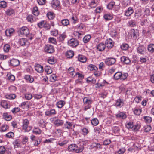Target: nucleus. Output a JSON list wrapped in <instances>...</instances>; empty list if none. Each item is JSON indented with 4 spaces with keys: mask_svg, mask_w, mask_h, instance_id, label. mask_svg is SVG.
Masks as SVG:
<instances>
[{
    "mask_svg": "<svg viewBox=\"0 0 154 154\" xmlns=\"http://www.w3.org/2000/svg\"><path fill=\"white\" fill-rule=\"evenodd\" d=\"M37 25L39 28L40 29L44 28L47 30H49L51 28L50 24L45 20H43L38 23Z\"/></svg>",
    "mask_w": 154,
    "mask_h": 154,
    "instance_id": "obj_1",
    "label": "nucleus"
},
{
    "mask_svg": "<svg viewBox=\"0 0 154 154\" xmlns=\"http://www.w3.org/2000/svg\"><path fill=\"white\" fill-rule=\"evenodd\" d=\"M20 34L23 36L28 37L30 34L29 29L26 26H23L19 30Z\"/></svg>",
    "mask_w": 154,
    "mask_h": 154,
    "instance_id": "obj_2",
    "label": "nucleus"
},
{
    "mask_svg": "<svg viewBox=\"0 0 154 154\" xmlns=\"http://www.w3.org/2000/svg\"><path fill=\"white\" fill-rule=\"evenodd\" d=\"M29 122L27 119L23 120L22 125V128L24 130L25 132H29L32 129V127L29 126Z\"/></svg>",
    "mask_w": 154,
    "mask_h": 154,
    "instance_id": "obj_3",
    "label": "nucleus"
},
{
    "mask_svg": "<svg viewBox=\"0 0 154 154\" xmlns=\"http://www.w3.org/2000/svg\"><path fill=\"white\" fill-rule=\"evenodd\" d=\"M51 5L52 8L56 10L60 9V2L58 0H53L51 2Z\"/></svg>",
    "mask_w": 154,
    "mask_h": 154,
    "instance_id": "obj_4",
    "label": "nucleus"
},
{
    "mask_svg": "<svg viewBox=\"0 0 154 154\" xmlns=\"http://www.w3.org/2000/svg\"><path fill=\"white\" fill-rule=\"evenodd\" d=\"M116 59L114 58L110 57L106 58L105 60V64L108 66H111L114 64L116 62Z\"/></svg>",
    "mask_w": 154,
    "mask_h": 154,
    "instance_id": "obj_5",
    "label": "nucleus"
},
{
    "mask_svg": "<svg viewBox=\"0 0 154 154\" xmlns=\"http://www.w3.org/2000/svg\"><path fill=\"white\" fill-rule=\"evenodd\" d=\"M106 47L109 49L112 48L114 45V42L111 38L107 39L105 42Z\"/></svg>",
    "mask_w": 154,
    "mask_h": 154,
    "instance_id": "obj_6",
    "label": "nucleus"
},
{
    "mask_svg": "<svg viewBox=\"0 0 154 154\" xmlns=\"http://www.w3.org/2000/svg\"><path fill=\"white\" fill-rule=\"evenodd\" d=\"M79 44V42L75 38H72L68 41V45L72 47H76Z\"/></svg>",
    "mask_w": 154,
    "mask_h": 154,
    "instance_id": "obj_7",
    "label": "nucleus"
},
{
    "mask_svg": "<svg viewBox=\"0 0 154 154\" xmlns=\"http://www.w3.org/2000/svg\"><path fill=\"white\" fill-rule=\"evenodd\" d=\"M121 61L124 64L126 65H131V61L129 57L123 56L120 58Z\"/></svg>",
    "mask_w": 154,
    "mask_h": 154,
    "instance_id": "obj_8",
    "label": "nucleus"
},
{
    "mask_svg": "<svg viewBox=\"0 0 154 154\" xmlns=\"http://www.w3.org/2000/svg\"><path fill=\"white\" fill-rule=\"evenodd\" d=\"M44 50L45 52L51 54L54 52V48L52 45L48 44L45 45Z\"/></svg>",
    "mask_w": 154,
    "mask_h": 154,
    "instance_id": "obj_9",
    "label": "nucleus"
},
{
    "mask_svg": "<svg viewBox=\"0 0 154 154\" xmlns=\"http://www.w3.org/2000/svg\"><path fill=\"white\" fill-rule=\"evenodd\" d=\"M15 30L12 28L7 29L5 31L6 35L8 37H11L14 33Z\"/></svg>",
    "mask_w": 154,
    "mask_h": 154,
    "instance_id": "obj_10",
    "label": "nucleus"
},
{
    "mask_svg": "<svg viewBox=\"0 0 154 154\" xmlns=\"http://www.w3.org/2000/svg\"><path fill=\"white\" fill-rule=\"evenodd\" d=\"M130 35L134 38L136 39L139 36V31L137 29H132L131 30Z\"/></svg>",
    "mask_w": 154,
    "mask_h": 154,
    "instance_id": "obj_11",
    "label": "nucleus"
},
{
    "mask_svg": "<svg viewBox=\"0 0 154 154\" xmlns=\"http://www.w3.org/2000/svg\"><path fill=\"white\" fill-rule=\"evenodd\" d=\"M134 12V10L133 8L129 7L125 11L124 15L127 17H129L133 14Z\"/></svg>",
    "mask_w": 154,
    "mask_h": 154,
    "instance_id": "obj_12",
    "label": "nucleus"
},
{
    "mask_svg": "<svg viewBox=\"0 0 154 154\" xmlns=\"http://www.w3.org/2000/svg\"><path fill=\"white\" fill-rule=\"evenodd\" d=\"M106 47V45L105 43L103 42H101L99 43L97 46V49L100 52L104 51Z\"/></svg>",
    "mask_w": 154,
    "mask_h": 154,
    "instance_id": "obj_13",
    "label": "nucleus"
},
{
    "mask_svg": "<svg viewBox=\"0 0 154 154\" xmlns=\"http://www.w3.org/2000/svg\"><path fill=\"white\" fill-rule=\"evenodd\" d=\"M110 34L111 37L114 38H119V34L117 33V31L115 29H112L111 30Z\"/></svg>",
    "mask_w": 154,
    "mask_h": 154,
    "instance_id": "obj_14",
    "label": "nucleus"
},
{
    "mask_svg": "<svg viewBox=\"0 0 154 154\" xmlns=\"http://www.w3.org/2000/svg\"><path fill=\"white\" fill-rule=\"evenodd\" d=\"M92 102V100L91 97H85L83 99V102L84 105L91 104Z\"/></svg>",
    "mask_w": 154,
    "mask_h": 154,
    "instance_id": "obj_15",
    "label": "nucleus"
},
{
    "mask_svg": "<svg viewBox=\"0 0 154 154\" xmlns=\"http://www.w3.org/2000/svg\"><path fill=\"white\" fill-rule=\"evenodd\" d=\"M10 63L12 66H17L20 64L19 60L17 59H12L10 60Z\"/></svg>",
    "mask_w": 154,
    "mask_h": 154,
    "instance_id": "obj_16",
    "label": "nucleus"
},
{
    "mask_svg": "<svg viewBox=\"0 0 154 154\" xmlns=\"http://www.w3.org/2000/svg\"><path fill=\"white\" fill-rule=\"evenodd\" d=\"M35 70L38 73H42L44 71L43 67L39 64H37L35 65Z\"/></svg>",
    "mask_w": 154,
    "mask_h": 154,
    "instance_id": "obj_17",
    "label": "nucleus"
},
{
    "mask_svg": "<svg viewBox=\"0 0 154 154\" xmlns=\"http://www.w3.org/2000/svg\"><path fill=\"white\" fill-rule=\"evenodd\" d=\"M124 104V103L123 99H117L116 102V106L119 107H121Z\"/></svg>",
    "mask_w": 154,
    "mask_h": 154,
    "instance_id": "obj_18",
    "label": "nucleus"
},
{
    "mask_svg": "<svg viewBox=\"0 0 154 154\" xmlns=\"http://www.w3.org/2000/svg\"><path fill=\"white\" fill-rule=\"evenodd\" d=\"M28 40L25 38H22L19 39L18 43L21 46H24L26 45Z\"/></svg>",
    "mask_w": 154,
    "mask_h": 154,
    "instance_id": "obj_19",
    "label": "nucleus"
},
{
    "mask_svg": "<svg viewBox=\"0 0 154 154\" xmlns=\"http://www.w3.org/2000/svg\"><path fill=\"white\" fill-rule=\"evenodd\" d=\"M137 50L138 53L140 54H143L145 52L146 48L143 45H140L137 48Z\"/></svg>",
    "mask_w": 154,
    "mask_h": 154,
    "instance_id": "obj_20",
    "label": "nucleus"
},
{
    "mask_svg": "<svg viewBox=\"0 0 154 154\" xmlns=\"http://www.w3.org/2000/svg\"><path fill=\"white\" fill-rule=\"evenodd\" d=\"M5 11L6 14L8 16H11L15 13L14 10L11 8L7 9Z\"/></svg>",
    "mask_w": 154,
    "mask_h": 154,
    "instance_id": "obj_21",
    "label": "nucleus"
},
{
    "mask_svg": "<svg viewBox=\"0 0 154 154\" xmlns=\"http://www.w3.org/2000/svg\"><path fill=\"white\" fill-rule=\"evenodd\" d=\"M56 113V111L54 109H51L49 111H47L45 112V115L47 116H51Z\"/></svg>",
    "mask_w": 154,
    "mask_h": 154,
    "instance_id": "obj_22",
    "label": "nucleus"
},
{
    "mask_svg": "<svg viewBox=\"0 0 154 154\" xmlns=\"http://www.w3.org/2000/svg\"><path fill=\"white\" fill-rule=\"evenodd\" d=\"M54 124L56 126H59L62 125L63 123V120L58 119H55L53 120Z\"/></svg>",
    "mask_w": 154,
    "mask_h": 154,
    "instance_id": "obj_23",
    "label": "nucleus"
},
{
    "mask_svg": "<svg viewBox=\"0 0 154 154\" xmlns=\"http://www.w3.org/2000/svg\"><path fill=\"white\" fill-rule=\"evenodd\" d=\"M78 60L79 61L83 63H85L87 60L86 57L82 55H79L78 56Z\"/></svg>",
    "mask_w": 154,
    "mask_h": 154,
    "instance_id": "obj_24",
    "label": "nucleus"
},
{
    "mask_svg": "<svg viewBox=\"0 0 154 154\" xmlns=\"http://www.w3.org/2000/svg\"><path fill=\"white\" fill-rule=\"evenodd\" d=\"M77 148V146L76 144H71L68 146V150L73 152H75V148Z\"/></svg>",
    "mask_w": 154,
    "mask_h": 154,
    "instance_id": "obj_25",
    "label": "nucleus"
},
{
    "mask_svg": "<svg viewBox=\"0 0 154 154\" xmlns=\"http://www.w3.org/2000/svg\"><path fill=\"white\" fill-rule=\"evenodd\" d=\"M128 24L130 27H135L136 26V21L134 20H131L128 22Z\"/></svg>",
    "mask_w": 154,
    "mask_h": 154,
    "instance_id": "obj_26",
    "label": "nucleus"
},
{
    "mask_svg": "<svg viewBox=\"0 0 154 154\" xmlns=\"http://www.w3.org/2000/svg\"><path fill=\"white\" fill-rule=\"evenodd\" d=\"M66 35L65 32L59 35V36L58 37V39L60 41H62L64 40L65 38L66 37Z\"/></svg>",
    "mask_w": 154,
    "mask_h": 154,
    "instance_id": "obj_27",
    "label": "nucleus"
},
{
    "mask_svg": "<svg viewBox=\"0 0 154 154\" xmlns=\"http://www.w3.org/2000/svg\"><path fill=\"white\" fill-rule=\"evenodd\" d=\"M3 117L7 121H9L12 119V116L9 115L7 112H5L3 113Z\"/></svg>",
    "mask_w": 154,
    "mask_h": 154,
    "instance_id": "obj_28",
    "label": "nucleus"
},
{
    "mask_svg": "<svg viewBox=\"0 0 154 154\" xmlns=\"http://www.w3.org/2000/svg\"><path fill=\"white\" fill-rule=\"evenodd\" d=\"M129 47L128 44L126 43H122L120 46V48L122 50L126 51L129 48Z\"/></svg>",
    "mask_w": 154,
    "mask_h": 154,
    "instance_id": "obj_29",
    "label": "nucleus"
},
{
    "mask_svg": "<svg viewBox=\"0 0 154 154\" xmlns=\"http://www.w3.org/2000/svg\"><path fill=\"white\" fill-rule=\"evenodd\" d=\"M32 13L33 15L35 16H38L39 14L38 8L37 6L33 7L32 11Z\"/></svg>",
    "mask_w": 154,
    "mask_h": 154,
    "instance_id": "obj_30",
    "label": "nucleus"
},
{
    "mask_svg": "<svg viewBox=\"0 0 154 154\" xmlns=\"http://www.w3.org/2000/svg\"><path fill=\"white\" fill-rule=\"evenodd\" d=\"M89 70L91 71H97L98 70V68L95 65L93 64H90L88 67Z\"/></svg>",
    "mask_w": 154,
    "mask_h": 154,
    "instance_id": "obj_31",
    "label": "nucleus"
},
{
    "mask_svg": "<svg viewBox=\"0 0 154 154\" xmlns=\"http://www.w3.org/2000/svg\"><path fill=\"white\" fill-rule=\"evenodd\" d=\"M48 19L50 20L53 19L55 17V14L53 12H48L47 14Z\"/></svg>",
    "mask_w": 154,
    "mask_h": 154,
    "instance_id": "obj_32",
    "label": "nucleus"
},
{
    "mask_svg": "<svg viewBox=\"0 0 154 154\" xmlns=\"http://www.w3.org/2000/svg\"><path fill=\"white\" fill-rule=\"evenodd\" d=\"M32 132L36 134H41L42 131L38 127H35L32 130Z\"/></svg>",
    "mask_w": 154,
    "mask_h": 154,
    "instance_id": "obj_33",
    "label": "nucleus"
},
{
    "mask_svg": "<svg viewBox=\"0 0 154 154\" xmlns=\"http://www.w3.org/2000/svg\"><path fill=\"white\" fill-rule=\"evenodd\" d=\"M91 38V35L89 34H88L84 36L83 38V40L84 43H87L90 41Z\"/></svg>",
    "mask_w": 154,
    "mask_h": 154,
    "instance_id": "obj_34",
    "label": "nucleus"
},
{
    "mask_svg": "<svg viewBox=\"0 0 154 154\" xmlns=\"http://www.w3.org/2000/svg\"><path fill=\"white\" fill-rule=\"evenodd\" d=\"M148 50L151 53L154 52V44H151L148 45L147 47Z\"/></svg>",
    "mask_w": 154,
    "mask_h": 154,
    "instance_id": "obj_35",
    "label": "nucleus"
},
{
    "mask_svg": "<svg viewBox=\"0 0 154 154\" xmlns=\"http://www.w3.org/2000/svg\"><path fill=\"white\" fill-rule=\"evenodd\" d=\"M103 17L106 20H112L113 18L112 16L110 14H105Z\"/></svg>",
    "mask_w": 154,
    "mask_h": 154,
    "instance_id": "obj_36",
    "label": "nucleus"
},
{
    "mask_svg": "<svg viewBox=\"0 0 154 154\" xmlns=\"http://www.w3.org/2000/svg\"><path fill=\"white\" fill-rule=\"evenodd\" d=\"M140 127V125L138 123H137L135 124H134L133 127L132 128V131H137Z\"/></svg>",
    "mask_w": 154,
    "mask_h": 154,
    "instance_id": "obj_37",
    "label": "nucleus"
},
{
    "mask_svg": "<svg viewBox=\"0 0 154 154\" xmlns=\"http://www.w3.org/2000/svg\"><path fill=\"white\" fill-rule=\"evenodd\" d=\"M24 79L30 83L34 81L33 78L29 75H25L24 76Z\"/></svg>",
    "mask_w": 154,
    "mask_h": 154,
    "instance_id": "obj_38",
    "label": "nucleus"
},
{
    "mask_svg": "<svg viewBox=\"0 0 154 154\" xmlns=\"http://www.w3.org/2000/svg\"><path fill=\"white\" fill-rule=\"evenodd\" d=\"M9 126L7 125H2L0 128V131L1 132L5 131L6 130L8 129Z\"/></svg>",
    "mask_w": 154,
    "mask_h": 154,
    "instance_id": "obj_39",
    "label": "nucleus"
},
{
    "mask_svg": "<svg viewBox=\"0 0 154 154\" xmlns=\"http://www.w3.org/2000/svg\"><path fill=\"white\" fill-rule=\"evenodd\" d=\"M70 20L72 24H75L78 21V19L76 16L73 15L71 19H70Z\"/></svg>",
    "mask_w": 154,
    "mask_h": 154,
    "instance_id": "obj_40",
    "label": "nucleus"
},
{
    "mask_svg": "<svg viewBox=\"0 0 154 154\" xmlns=\"http://www.w3.org/2000/svg\"><path fill=\"white\" fill-rule=\"evenodd\" d=\"M144 121L146 123H149L152 121V119L151 117L149 116H144L143 117Z\"/></svg>",
    "mask_w": 154,
    "mask_h": 154,
    "instance_id": "obj_41",
    "label": "nucleus"
},
{
    "mask_svg": "<svg viewBox=\"0 0 154 154\" xmlns=\"http://www.w3.org/2000/svg\"><path fill=\"white\" fill-rule=\"evenodd\" d=\"M142 33L145 36L150 35L151 34V30L149 28L147 30L144 29L142 31Z\"/></svg>",
    "mask_w": 154,
    "mask_h": 154,
    "instance_id": "obj_42",
    "label": "nucleus"
},
{
    "mask_svg": "<svg viewBox=\"0 0 154 154\" xmlns=\"http://www.w3.org/2000/svg\"><path fill=\"white\" fill-rule=\"evenodd\" d=\"M1 105L2 107L5 109L8 108L9 106L7 102L5 100H3L1 102Z\"/></svg>",
    "mask_w": 154,
    "mask_h": 154,
    "instance_id": "obj_43",
    "label": "nucleus"
},
{
    "mask_svg": "<svg viewBox=\"0 0 154 154\" xmlns=\"http://www.w3.org/2000/svg\"><path fill=\"white\" fill-rule=\"evenodd\" d=\"M102 125H100L99 126L96 127L94 128L95 132L96 133L100 134L102 132Z\"/></svg>",
    "mask_w": 154,
    "mask_h": 154,
    "instance_id": "obj_44",
    "label": "nucleus"
},
{
    "mask_svg": "<svg viewBox=\"0 0 154 154\" xmlns=\"http://www.w3.org/2000/svg\"><path fill=\"white\" fill-rule=\"evenodd\" d=\"M122 73L120 72H116L114 75V78L115 79L118 80L120 79L121 77Z\"/></svg>",
    "mask_w": 154,
    "mask_h": 154,
    "instance_id": "obj_45",
    "label": "nucleus"
},
{
    "mask_svg": "<svg viewBox=\"0 0 154 154\" xmlns=\"http://www.w3.org/2000/svg\"><path fill=\"white\" fill-rule=\"evenodd\" d=\"M48 61V62L51 64H54L56 62V60H55L54 57L52 56L49 57Z\"/></svg>",
    "mask_w": 154,
    "mask_h": 154,
    "instance_id": "obj_46",
    "label": "nucleus"
},
{
    "mask_svg": "<svg viewBox=\"0 0 154 154\" xmlns=\"http://www.w3.org/2000/svg\"><path fill=\"white\" fill-rule=\"evenodd\" d=\"M92 125L94 126L97 125L99 123V122L97 118H94L91 120Z\"/></svg>",
    "mask_w": 154,
    "mask_h": 154,
    "instance_id": "obj_47",
    "label": "nucleus"
},
{
    "mask_svg": "<svg viewBox=\"0 0 154 154\" xmlns=\"http://www.w3.org/2000/svg\"><path fill=\"white\" fill-rule=\"evenodd\" d=\"M116 116L117 118H121L123 119H125L127 117L126 115L123 112L118 113L116 115Z\"/></svg>",
    "mask_w": 154,
    "mask_h": 154,
    "instance_id": "obj_48",
    "label": "nucleus"
},
{
    "mask_svg": "<svg viewBox=\"0 0 154 154\" xmlns=\"http://www.w3.org/2000/svg\"><path fill=\"white\" fill-rule=\"evenodd\" d=\"M5 97L7 99L11 100L15 98L16 97V96L15 94H11L5 95Z\"/></svg>",
    "mask_w": 154,
    "mask_h": 154,
    "instance_id": "obj_49",
    "label": "nucleus"
},
{
    "mask_svg": "<svg viewBox=\"0 0 154 154\" xmlns=\"http://www.w3.org/2000/svg\"><path fill=\"white\" fill-rule=\"evenodd\" d=\"M133 112L136 115H139L142 112V110L140 109L135 108L134 109Z\"/></svg>",
    "mask_w": 154,
    "mask_h": 154,
    "instance_id": "obj_50",
    "label": "nucleus"
},
{
    "mask_svg": "<svg viewBox=\"0 0 154 154\" xmlns=\"http://www.w3.org/2000/svg\"><path fill=\"white\" fill-rule=\"evenodd\" d=\"M115 3L114 2H110L107 6L108 9L111 10L114 8V6L115 5Z\"/></svg>",
    "mask_w": 154,
    "mask_h": 154,
    "instance_id": "obj_51",
    "label": "nucleus"
},
{
    "mask_svg": "<svg viewBox=\"0 0 154 154\" xmlns=\"http://www.w3.org/2000/svg\"><path fill=\"white\" fill-rule=\"evenodd\" d=\"M108 82H107L105 80H103V82L102 83H100L99 82L97 83V85L98 87H102L104 86H107L108 84Z\"/></svg>",
    "mask_w": 154,
    "mask_h": 154,
    "instance_id": "obj_52",
    "label": "nucleus"
},
{
    "mask_svg": "<svg viewBox=\"0 0 154 154\" xmlns=\"http://www.w3.org/2000/svg\"><path fill=\"white\" fill-rule=\"evenodd\" d=\"M45 72L48 74H50L52 72L51 67L48 66H46L45 67Z\"/></svg>",
    "mask_w": 154,
    "mask_h": 154,
    "instance_id": "obj_53",
    "label": "nucleus"
},
{
    "mask_svg": "<svg viewBox=\"0 0 154 154\" xmlns=\"http://www.w3.org/2000/svg\"><path fill=\"white\" fill-rule=\"evenodd\" d=\"M83 150V147L81 146L80 147H78L77 146V148H75V152L76 153H80L82 152Z\"/></svg>",
    "mask_w": 154,
    "mask_h": 154,
    "instance_id": "obj_54",
    "label": "nucleus"
},
{
    "mask_svg": "<svg viewBox=\"0 0 154 154\" xmlns=\"http://www.w3.org/2000/svg\"><path fill=\"white\" fill-rule=\"evenodd\" d=\"M65 102L62 101H60L58 102L57 104V107L60 108H61L64 105Z\"/></svg>",
    "mask_w": 154,
    "mask_h": 154,
    "instance_id": "obj_55",
    "label": "nucleus"
},
{
    "mask_svg": "<svg viewBox=\"0 0 154 154\" xmlns=\"http://www.w3.org/2000/svg\"><path fill=\"white\" fill-rule=\"evenodd\" d=\"M97 5L96 4V2H95L94 0H92L89 4V6L91 7V8H94Z\"/></svg>",
    "mask_w": 154,
    "mask_h": 154,
    "instance_id": "obj_56",
    "label": "nucleus"
},
{
    "mask_svg": "<svg viewBox=\"0 0 154 154\" xmlns=\"http://www.w3.org/2000/svg\"><path fill=\"white\" fill-rule=\"evenodd\" d=\"M13 144L14 148H18L20 146L19 141L18 139L15 140L13 142Z\"/></svg>",
    "mask_w": 154,
    "mask_h": 154,
    "instance_id": "obj_57",
    "label": "nucleus"
},
{
    "mask_svg": "<svg viewBox=\"0 0 154 154\" xmlns=\"http://www.w3.org/2000/svg\"><path fill=\"white\" fill-rule=\"evenodd\" d=\"M10 49V46L9 45L6 44L4 46L3 49L5 52H8Z\"/></svg>",
    "mask_w": 154,
    "mask_h": 154,
    "instance_id": "obj_58",
    "label": "nucleus"
},
{
    "mask_svg": "<svg viewBox=\"0 0 154 154\" xmlns=\"http://www.w3.org/2000/svg\"><path fill=\"white\" fill-rule=\"evenodd\" d=\"M134 123L131 122H129L127 123L126 125V127L128 128H132L133 127Z\"/></svg>",
    "mask_w": 154,
    "mask_h": 154,
    "instance_id": "obj_59",
    "label": "nucleus"
},
{
    "mask_svg": "<svg viewBox=\"0 0 154 154\" xmlns=\"http://www.w3.org/2000/svg\"><path fill=\"white\" fill-rule=\"evenodd\" d=\"M74 51L71 50H69L68 51V58H72L74 55Z\"/></svg>",
    "mask_w": 154,
    "mask_h": 154,
    "instance_id": "obj_60",
    "label": "nucleus"
},
{
    "mask_svg": "<svg viewBox=\"0 0 154 154\" xmlns=\"http://www.w3.org/2000/svg\"><path fill=\"white\" fill-rule=\"evenodd\" d=\"M125 151V149L122 148L120 149L117 151L115 152V154H122L124 153Z\"/></svg>",
    "mask_w": 154,
    "mask_h": 154,
    "instance_id": "obj_61",
    "label": "nucleus"
},
{
    "mask_svg": "<svg viewBox=\"0 0 154 154\" xmlns=\"http://www.w3.org/2000/svg\"><path fill=\"white\" fill-rule=\"evenodd\" d=\"M49 42L55 44L57 43V41L55 38L53 37H50L48 39Z\"/></svg>",
    "mask_w": 154,
    "mask_h": 154,
    "instance_id": "obj_62",
    "label": "nucleus"
},
{
    "mask_svg": "<svg viewBox=\"0 0 154 154\" xmlns=\"http://www.w3.org/2000/svg\"><path fill=\"white\" fill-rule=\"evenodd\" d=\"M7 3L4 1L0 2V8H5L7 7Z\"/></svg>",
    "mask_w": 154,
    "mask_h": 154,
    "instance_id": "obj_63",
    "label": "nucleus"
},
{
    "mask_svg": "<svg viewBox=\"0 0 154 154\" xmlns=\"http://www.w3.org/2000/svg\"><path fill=\"white\" fill-rule=\"evenodd\" d=\"M50 34L52 35L56 36L58 34V31L55 29H54L51 31Z\"/></svg>",
    "mask_w": 154,
    "mask_h": 154,
    "instance_id": "obj_64",
    "label": "nucleus"
}]
</instances>
